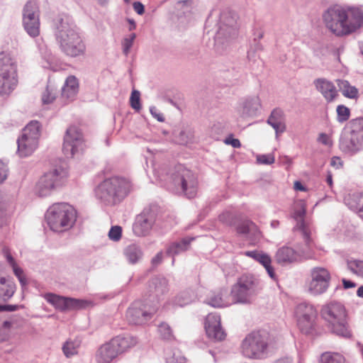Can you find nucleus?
Here are the masks:
<instances>
[{
	"label": "nucleus",
	"mask_w": 363,
	"mask_h": 363,
	"mask_svg": "<svg viewBox=\"0 0 363 363\" xmlns=\"http://www.w3.org/2000/svg\"><path fill=\"white\" fill-rule=\"evenodd\" d=\"M206 303L214 308L228 307L235 303L231 294L225 288L212 292L207 298Z\"/></svg>",
	"instance_id": "b1692460"
},
{
	"label": "nucleus",
	"mask_w": 363,
	"mask_h": 363,
	"mask_svg": "<svg viewBox=\"0 0 363 363\" xmlns=\"http://www.w3.org/2000/svg\"><path fill=\"white\" fill-rule=\"evenodd\" d=\"M85 147L83 134L81 130L75 126H69L64 136L62 151L67 157H72L81 152Z\"/></svg>",
	"instance_id": "a211bd4d"
},
{
	"label": "nucleus",
	"mask_w": 363,
	"mask_h": 363,
	"mask_svg": "<svg viewBox=\"0 0 363 363\" xmlns=\"http://www.w3.org/2000/svg\"><path fill=\"white\" fill-rule=\"evenodd\" d=\"M40 10L35 1H28L23 10V26L32 38L40 35Z\"/></svg>",
	"instance_id": "6ab92c4d"
},
{
	"label": "nucleus",
	"mask_w": 363,
	"mask_h": 363,
	"mask_svg": "<svg viewBox=\"0 0 363 363\" xmlns=\"http://www.w3.org/2000/svg\"><path fill=\"white\" fill-rule=\"evenodd\" d=\"M349 128L350 131L340 138V148L345 153L354 155L363 148V117L351 120Z\"/></svg>",
	"instance_id": "9b49d317"
},
{
	"label": "nucleus",
	"mask_w": 363,
	"mask_h": 363,
	"mask_svg": "<svg viewBox=\"0 0 363 363\" xmlns=\"http://www.w3.org/2000/svg\"><path fill=\"white\" fill-rule=\"evenodd\" d=\"M349 270L353 274L363 277V261L359 259H351L347 261Z\"/></svg>",
	"instance_id": "37998d69"
},
{
	"label": "nucleus",
	"mask_w": 363,
	"mask_h": 363,
	"mask_svg": "<svg viewBox=\"0 0 363 363\" xmlns=\"http://www.w3.org/2000/svg\"><path fill=\"white\" fill-rule=\"evenodd\" d=\"M257 161L262 164H272L274 162L275 158L272 154L259 155L257 156Z\"/></svg>",
	"instance_id": "8fccbe9b"
},
{
	"label": "nucleus",
	"mask_w": 363,
	"mask_h": 363,
	"mask_svg": "<svg viewBox=\"0 0 363 363\" xmlns=\"http://www.w3.org/2000/svg\"><path fill=\"white\" fill-rule=\"evenodd\" d=\"M150 113L152 116L155 118L158 121L163 122L164 121V118L163 116V114L161 113H159L157 111V109L155 106H152L150 108Z\"/></svg>",
	"instance_id": "13d9d810"
},
{
	"label": "nucleus",
	"mask_w": 363,
	"mask_h": 363,
	"mask_svg": "<svg viewBox=\"0 0 363 363\" xmlns=\"http://www.w3.org/2000/svg\"><path fill=\"white\" fill-rule=\"evenodd\" d=\"M306 213V206L303 201H299L295 204L293 218L296 221L294 227L295 230L300 231L304 240L306 248L301 250V253L304 255H308L313 247V241L311 238V232L308 225L304 220Z\"/></svg>",
	"instance_id": "f3484780"
},
{
	"label": "nucleus",
	"mask_w": 363,
	"mask_h": 363,
	"mask_svg": "<svg viewBox=\"0 0 363 363\" xmlns=\"http://www.w3.org/2000/svg\"><path fill=\"white\" fill-rule=\"evenodd\" d=\"M152 227L153 225L147 220V218L139 214L136 216L133 225V231L138 237H145L150 234Z\"/></svg>",
	"instance_id": "7c9ffc66"
},
{
	"label": "nucleus",
	"mask_w": 363,
	"mask_h": 363,
	"mask_svg": "<svg viewBox=\"0 0 363 363\" xmlns=\"http://www.w3.org/2000/svg\"><path fill=\"white\" fill-rule=\"evenodd\" d=\"M195 297L192 290L188 289L179 293L173 300L176 306L183 307L191 303Z\"/></svg>",
	"instance_id": "58836bf2"
},
{
	"label": "nucleus",
	"mask_w": 363,
	"mask_h": 363,
	"mask_svg": "<svg viewBox=\"0 0 363 363\" xmlns=\"http://www.w3.org/2000/svg\"><path fill=\"white\" fill-rule=\"evenodd\" d=\"M16 284L5 277L0 278V301H8L14 294Z\"/></svg>",
	"instance_id": "72a5a7b5"
},
{
	"label": "nucleus",
	"mask_w": 363,
	"mask_h": 363,
	"mask_svg": "<svg viewBox=\"0 0 363 363\" xmlns=\"http://www.w3.org/2000/svg\"><path fill=\"white\" fill-rule=\"evenodd\" d=\"M55 99V96L49 92L48 89L43 93L42 96V101L43 104H50Z\"/></svg>",
	"instance_id": "5fc2aeb1"
},
{
	"label": "nucleus",
	"mask_w": 363,
	"mask_h": 363,
	"mask_svg": "<svg viewBox=\"0 0 363 363\" xmlns=\"http://www.w3.org/2000/svg\"><path fill=\"white\" fill-rule=\"evenodd\" d=\"M20 307L19 305H3V311H15Z\"/></svg>",
	"instance_id": "338daca9"
},
{
	"label": "nucleus",
	"mask_w": 363,
	"mask_h": 363,
	"mask_svg": "<svg viewBox=\"0 0 363 363\" xmlns=\"http://www.w3.org/2000/svg\"><path fill=\"white\" fill-rule=\"evenodd\" d=\"M2 252L6 258L7 262L12 267L13 273L17 277V278L19 279L21 277L24 276L23 269L16 265L13 257L11 255L9 249L6 247H4L2 250Z\"/></svg>",
	"instance_id": "ea45409f"
},
{
	"label": "nucleus",
	"mask_w": 363,
	"mask_h": 363,
	"mask_svg": "<svg viewBox=\"0 0 363 363\" xmlns=\"http://www.w3.org/2000/svg\"><path fill=\"white\" fill-rule=\"evenodd\" d=\"M345 203L351 210L357 212L363 219V192L350 194L345 199Z\"/></svg>",
	"instance_id": "473e14b6"
},
{
	"label": "nucleus",
	"mask_w": 363,
	"mask_h": 363,
	"mask_svg": "<svg viewBox=\"0 0 363 363\" xmlns=\"http://www.w3.org/2000/svg\"><path fill=\"white\" fill-rule=\"evenodd\" d=\"M79 91L77 79L73 76H69L62 88V97L67 101H73Z\"/></svg>",
	"instance_id": "bb28decb"
},
{
	"label": "nucleus",
	"mask_w": 363,
	"mask_h": 363,
	"mask_svg": "<svg viewBox=\"0 0 363 363\" xmlns=\"http://www.w3.org/2000/svg\"><path fill=\"white\" fill-rule=\"evenodd\" d=\"M134 11L139 15H142L145 12V7L140 1H135L133 4Z\"/></svg>",
	"instance_id": "052dcab7"
},
{
	"label": "nucleus",
	"mask_w": 363,
	"mask_h": 363,
	"mask_svg": "<svg viewBox=\"0 0 363 363\" xmlns=\"http://www.w3.org/2000/svg\"><path fill=\"white\" fill-rule=\"evenodd\" d=\"M194 240V238H184L179 241L173 242L168 245L166 254L173 257L172 264L174 262V257L186 251Z\"/></svg>",
	"instance_id": "c85d7f7f"
},
{
	"label": "nucleus",
	"mask_w": 363,
	"mask_h": 363,
	"mask_svg": "<svg viewBox=\"0 0 363 363\" xmlns=\"http://www.w3.org/2000/svg\"><path fill=\"white\" fill-rule=\"evenodd\" d=\"M323 20L326 27L335 35H346L363 25V11L359 8L345 9L335 6L327 10Z\"/></svg>",
	"instance_id": "7ed1b4c3"
},
{
	"label": "nucleus",
	"mask_w": 363,
	"mask_h": 363,
	"mask_svg": "<svg viewBox=\"0 0 363 363\" xmlns=\"http://www.w3.org/2000/svg\"><path fill=\"white\" fill-rule=\"evenodd\" d=\"M263 252H259L257 251H247L245 255L247 257H252L256 261H258L259 257L262 255Z\"/></svg>",
	"instance_id": "0e129e2a"
},
{
	"label": "nucleus",
	"mask_w": 363,
	"mask_h": 363,
	"mask_svg": "<svg viewBox=\"0 0 363 363\" xmlns=\"http://www.w3.org/2000/svg\"><path fill=\"white\" fill-rule=\"evenodd\" d=\"M41 125L37 121H30L23 129L22 136L18 139V152L21 157L31 155L38 145Z\"/></svg>",
	"instance_id": "f8f14e48"
},
{
	"label": "nucleus",
	"mask_w": 363,
	"mask_h": 363,
	"mask_svg": "<svg viewBox=\"0 0 363 363\" xmlns=\"http://www.w3.org/2000/svg\"><path fill=\"white\" fill-rule=\"evenodd\" d=\"M137 340L133 336H117L99 347L96 355V362L110 363L118 355L135 346Z\"/></svg>",
	"instance_id": "6e6552de"
},
{
	"label": "nucleus",
	"mask_w": 363,
	"mask_h": 363,
	"mask_svg": "<svg viewBox=\"0 0 363 363\" xmlns=\"http://www.w3.org/2000/svg\"><path fill=\"white\" fill-rule=\"evenodd\" d=\"M337 86L342 95L346 98L357 99L359 97V90L352 86L347 80H337Z\"/></svg>",
	"instance_id": "e433bc0d"
},
{
	"label": "nucleus",
	"mask_w": 363,
	"mask_h": 363,
	"mask_svg": "<svg viewBox=\"0 0 363 363\" xmlns=\"http://www.w3.org/2000/svg\"><path fill=\"white\" fill-rule=\"evenodd\" d=\"M268 345V336L266 333L253 331L242 340L241 351L247 358L262 359L267 354Z\"/></svg>",
	"instance_id": "9d476101"
},
{
	"label": "nucleus",
	"mask_w": 363,
	"mask_h": 363,
	"mask_svg": "<svg viewBox=\"0 0 363 363\" xmlns=\"http://www.w3.org/2000/svg\"><path fill=\"white\" fill-rule=\"evenodd\" d=\"M192 138V134L190 132H186L184 130H182L178 135L179 143L180 144H186Z\"/></svg>",
	"instance_id": "603ef678"
},
{
	"label": "nucleus",
	"mask_w": 363,
	"mask_h": 363,
	"mask_svg": "<svg viewBox=\"0 0 363 363\" xmlns=\"http://www.w3.org/2000/svg\"><path fill=\"white\" fill-rule=\"evenodd\" d=\"M263 252H259L257 251H247L245 255L247 257H252L256 261H258L259 257L262 255Z\"/></svg>",
	"instance_id": "e2e57ef3"
},
{
	"label": "nucleus",
	"mask_w": 363,
	"mask_h": 363,
	"mask_svg": "<svg viewBox=\"0 0 363 363\" xmlns=\"http://www.w3.org/2000/svg\"><path fill=\"white\" fill-rule=\"evenodd\" d=\"M237 233L245 235L255 241L260 237V231L257 226L251 220H246L239 223L236 228Z\"/></svg>",
	"instance_id": "cd10ccee"
},
{
	"label": "nucleus",
	"mask_w": 363,
	"mask_h": 363,
	"mask_svg": "<svg viewBox=\"0 0 363 363\" xmlns=\"http://www.w3.org/2000/svg\"><path fill=\"white\" fill-rule=\"evenodd\" d=\"M258 262H259L265 268L267 274L272 279H275L276 274L274 268L272 266V259L269 255L266 253H262L259 257Z\"/></svg>",
	"instance_id": "a19ab883"
},
{
	"label": "nucleus",
	"mask_w": 363,
	"mask_h": 363,
	"mask_svg": "<svg viewBox=\"0 0 363 363\" xmlns=\"http://www.w3.org/2000/svg\"><path fill=\"white\" fill-rule=\"evenodd\" d=\"M156 310L155 306L149 304L147 301H136L128 308L126 318L131 324L141 325L150 320Z\"/></svg>",
	"instance_id": "aec40b11"
},
{
	"label": "nucleus",
	"mask_w": 363,
	"mask_h": 363,
	"mask_svg": "<svg viewBox=\"0 0 363 363\" xmlns=\"http://www.w3.org/2000/svg\"><path fill=\"white\" fill-rule=\"evenodd\" d=\"M262 289L260 281L252 274H243L232 286L230 294L235 303H251Z\"/></svg>",
	"instance_id": "0eeeda50"
},
{
	"label": "nucleus",
	"mask_w": 363,
	"mask_h": 363,
	"mask_svg": "<svg viewBox=\"0 0 363 363\" xmlns=\"http://www.w3.org/2000/svg\"><path fill=\"white\" fill-rule=\"evenodd\" d=\"M331 275L324 267H315L310 271V279L307 286L308 292L313 296L321 295L327 291L330 286Z\"/></svg>",
	"instance_id": "2eb2a0df"
},
{
	"label": "nucleus",
	"mask_w": 363,
	"mask_h": 363,
	"mask_svg": "<svg viewBox=\"0 0 363 363\" xmlns=\"http://www.w3.org/2000/svg\"><path fill=\"white\" fill-rule=\"evenodd\" d=\"M8 169L6 165L0 162V184L2 183L7 177Z\"/></svg>",
	"instance_id": "4d7b16f0"
},
{
	"label": "nucleus",
	"mask_w": 363,
	"mask_h": 363,
	"mask_svg": "<svg viewBox=\"0 0 363 363\" xmlns=\"http://www.w3.org/2000/svg\"><path fill=\"white\" fill-rule=\"evenodd\" d=\"M45 218L52 230L62 232L73 226L77 212L72 206L67 203H57L48 208Z\"/></svg>",
	"instance_id": "423d86ee"
},
{
	"label": "nucleus",
	"mask_w": 363,
	"mask_h": 363,
	"mask_svg": "<svg viewBox=\"0 0 363 363\" xmlns=\"http://www.w3.org/2000/svg\"><path fill=\"white\" fill-rule=\"evenodd\" d=\"M263 50L262 44L257 41V38H254V44L251 46L250 49L247 52V57L249 59H253L255 57V53Z\"/></svg>",
	"instance_id": "09e8293b"
},
{
	"label": "nucleus",
	"mask_w": 363,
	"mask_h": 363,
	"mask_svg": "<svg viewBox=\"0 0 363 363\" xmlns=\"http://www.w3.org/2000/svg\"><path fill=\"white\" fill-rule=\"evenodd\" d=\"M295 313L301 333L306 335L312 334L317 318V311L314 306L308 303H301L296 306Z\"/></svg>",
	"instance_id": "dca6fc26"
},
{
	"label": "nucleus",
	"mask_w": 363,
	"mask_h": 363,
	"mask_svg": "<svg viewBox=\"0 0 363 363\" xmlns=\"http://www.w3.org/2000/svg\"><path fill=\"white\" fill-rule=\"evenodd\" d=\"M155 175L165 182L167 187L177 194H182L188 199L194 198L198 192L199 182L196 175L182 164L172 169L163 165L154 169Z\"/></svg>",
	"instance_id": "f03ea898"
},
{
	"label": "nucleus",
	"mask_w": 363,
	"mask_h": 363,
	"mask_svg": "<svg viewBox=\"0 0 363 363\" xmlns=\"http://www.w3.org/2000/svg\"><path fill=\"white\" fill-rule=\"evenodd\" d=\"M313 84L328 103L333 102L337 97V91L333 82L324 78H318L314 80Z\"/></svg>",
	"instance_id": "393cba45"
},
{
	"label": "nucleus",
	"mask_w": 363,
	"mask_h": 363,
	"mask_svg": "<svg viewBox=\"0 0 363 363\" xmlns=\"http://www.w3.org/2000/svg\"><path fill=\"white\" fill-rule=\"evenodd\" d=\"M163 259V253L162 252H159L155 257H153L151 259V264L152 267H155L160 264L162 262Z\"/></svg>",
	"instance_id": "6e6d98bb"
},
{
	"label": "nucleus",
	"mask_w": 363,
	"mask_h": 363,
	"mask_svg": "<svg viewBox=\"0 0 363 363\" xmlns=\"http://www.w3.org/2000/svg\"><path fill=\"white\" fill-rule=\"evenodd\" d=\"M122 235V228L118 225L112 226L108 232V237L110 240L113 241H118Z\"/></svg>",
	"instance_id": "de8ad7c7"
},
{
	"label": "nucleus",
	"mask_w": 363,
	"mask_h": 363,
	"mask_svg": "<svg viewBox=\"0 0 363 363\" xmlns=\"http://www.w3.org/2000/svg\"><path fill=\"white\" fill-rule=\"evenodd\" d=\"M261 108V101L258 96L247 98L243 104V116H255Z\"/></svg>",
	"instance_id": "f704fd0d"
},
{
	"label": "nucleus",
	"mask_w": 363,
	"mask_h": 363,
	"mask_svg": "<svg viewBox=\"0 0 363 363\" xmlns=\"http://www.w3.org/2000/svg\"><path fill=\"white\" fill-rule=\"evenodd\" d=\"M294 189L301 191H305L306 190V187L299 181H296L294 182Z\"/></svg>",
	"instance_id": "774afa93"
},
{
	"label": "nucleus",
	"mask_w": 363,
	"mask_h": 363,
	"mask_svg": "<svg viewBox=\"0 0 363 363\" xmlns=\"http://www.w3.org/2000/svg\"><path fill=\"white\" fill-rule=\"evenodd\" d=\"M320 316L333 333L343 337H351L347 310L342 303L332 301L323 305Z\"/></svg>",
	"instance_id": "39448f33"
},
{
	"label": "nucleus",
	"mask_w": 363,
	"mask_h": 363,
	"mask_svg": "<svg viewBox=\"0 0 363 363\" xmlns=\"http://www.w3.org/2000/svg\"><path fill=\"white\" fill-rule=\"evenodd\" d=\"M320 363H345V359L338 353L326 352L322 354Z\"/></svg>",
	"instance_id": "79ce46f5"
},
{
	"label": "nucleus",
	"mask_w": 363,
	"mask_h": 363,
	"mask_svg": "<svg viewBox=\"0 0 363 363\" xmlns=\"http://www.w3.org/2000/svg\"><path fill=\"white\" fill-rule=\"evenodd\" d=\"M337 120L338 122L343 123L347 121L350 116V109L344 105H339L337 107Z\"/></svg>",
	"instance_id": "c03bdc74"
},
{
	"label": "nucleus",
	"mask_w": 363,
	"mask_h": 363,
	"mask_svg": "<svg viewBox=\"0 0 363 363\" xmlns=\"http://www.w3.org/2000/svg\"><path fill=\"white\" fill-rule=\"evenodd\" d=\"M140 214L154 225L161 216V208L157 204H150L145 208Z\"/></svg>",
	"instance_id": "c9c22d12"
},
{
	"label": "nucleus",
	"mask_w": 363,
	"mask_h": 363,
	"mask_svg": "<svg viewBox=\"0 0 363 363\" xmlns=\"http://www.w3.org/2000/svg\"><path fill=\"white\" fill-rule=\"evenodd\" d=\"M132 189L130 182L123 177H113L104 179L94 190L96 199L103 205L113 206L128 195Z\"/></svg>",
	"instance_id": "20e7f679"
},
{
	"label": "nucleus",
	"mask_w": 363,
	"mask_h": 363,
	"mask_svg": "<svg viewBox=\"0 0 363 363\" xmlns=\"http://www.w3.org/2000/svg\"><path fill=\"white\" fill-rule=\"evenodd\" d=\"M81 345V341L79 339H68L62 345V352L67 358L71 357L78 353V350Z\"/></svg>",
	"instance_id": "4c0bfd02"
},
{
	"label": "nucleus",
	"mask_w": 363,
	"mask_h": 363,
	"mask_svg": "<svg viewBox=\"0 0 363 363\" xmlns=\"http://www.w3.org/2000/svg\"><path fill=\"white\" fill-rule=\"evenodd\" d=\"M299 258V253L289 246H283L278 249L275 255L277 262L281 265H287L296 262Z\"/></svg>",
	"instance_id": "a878e982"
},
{
	"label": "nucleus",
	"mask_w": 363,
	"mask_h": 363,
	"mask_svg": "<svg viewBox=\"0 0 363 363\" xmlns=\"http://www.w3.org/2000/svg\"><path fill=\"white\" fill-rule=\"evenodd\" d=\"M133 42L131 39H128V38H125L123 42V51L125 55H128L130 50L133 45Z\"/></svg>",
	"instance_id": "864d4df0"
},
{
	"label": "nucleus",
	"mask_w": 363,
	"mask_h": 363,
	"mask_svg": "<svg viewBox=\"0 0 363 363\" xmlns=\"http://www.w3.org/2000/svg\"><path fill=\"white\" fill-rule=\"evenodd\" d=\"M237 15L232 11H223L220 13L219 28L215 36L216 45H223L228 39L237 34Z\"/></svg>",
	"instance_id": "4468645a"
},
{
	"label": "nucleus",
	"mask_w": 363,
	"mask_h": 363,
	"mask_svg": "<svg viewBox=\"0 0 363 363\" xmlns=\"http://www.w3.org/2000/svg\"><path fill=\"white\" fill-rule=\"evenodd\" d=\"M342 281L343 287L345 289L354 288L356 286V284L350 280L342 279Z\"/></svg>",
	"instance_id": "69168bd1"
},
{
	"label": "nucleus",
	"mask_w": 363,
	"mask_h": 363,
	"mask_svg": "<svg viewBox=\"0 0 363 363\" xmlns=\"http://www.w3.org/2000/svg\"><path fill=\"white\" fill-rule=\"evenodd\" d=\"M192 1L191 0H182L178 1L176 3L175 8L177 9L186 8L189 9L191 6Z\"/></svg>",
	"instance_id": "bf43d9fd"
},
{
	"label": "nucleus",
	"mask_w": 363,
	"mask_h": 363,
	"mask_svg": "<svg viewBox=\"0 0 363 363\" xmlns=\"http://www.w3.org/2000/svg\"><path fill=\"white\" fill-rule=\"evenodd\" d=\"M166 363H186V360L180 353L174 352L171 357L167 358Z\"/></svg>",
	"instance_id": "3c124183"
},
{
	"label": "nucleus",
	"mask_w": 363,
	"mask_h": 363,
	"mask_svg": "<svg viewBox=\"0 0 363 363\" xmlns=\"http://www.w3.org/2000/svg\"><path fill=\"white\" fill-rule=\"evenodd\" d=\"M158 332L164 340H169L173 337L171 328L165 323H162L158 326Z\"/></svg>",
	"instance_id": "a18cd8bd"
},
{
	"label": "nucleus",
	"mask_w": 363,
	"mask_h": 363,
	"mask_svg": "<svg viewBox=\"0 0 363 363\" xmlns=\"http://www.w3.org/2000/svg\"><path fill=\"white\" fill-rule=\"evenodd\" d=\"M18 84L16 62L9 53L0 52V96H7Z\"/></svg>",
	"instance_id": "1a4fd4ad"
},
{
	"label": "nucleus",
	"mask_w": 363,
	"mask_h": 363,
	"mask_svg": "<svg viewBox=\"0 0 363 363\" xmlns=\"http://www.w3.org/2000/svg\"><path fill=\"white\" fill-rule=\"evenodd\" d=\"M267 123L274 129L277 134L284 133L286 125L283 111L279 108L274 109L267 119Z\"/></svg>",
	"instance_id": "c756f323"
},
{
	"label": "nucleus",
	"mask_w": 363,
	"mask_h": 363,
	"mask_svg": "<svg viewBox=\"0 0 363 363\" xmlns=\"http://www.w3.org/2000/svg\"><path fill=\"white\" fill-rule=\"evenodd\" d=\"M67 172L62 168H56L45 173L38 180L35 191L39 196L44 197L50 195L57 187L61 186Z\"/></svg>",
	"instance_id": "ddd939ff"
},
{
	"label": "nucleus",
	"mask_w": 363,
	"mask_h": 363,
	"mask_svg": "<svg viewBox=\"0 0 363 363\" xmlns=\"http://www.w3.org/2000/svg\"><path fill=\"white\" fill-rule=\"evenodd\" d=\"M168 291V282L164 277H153L148 284V297L145 301L151 302L152 306L158 303L160 298Z\"/></svg>",
	"instance_id": "4be33fe9"
},
{
	"label": "nucleus",
	"mask_w": 363,
	"mask_h": 363,
	"mask_svg": "<svg viewBox=\"0 0 363 363\" xmlns=\"http://www.w3.org/2000/svg\"><path fill=\"white\" fill-rule=\"evenodd\" d=\"M123 255L130 264H135L143 258V252L140 245L132 243L124 248Z\"/></svg>",
	"instance_id": "2f4dec72"
},
{
	"label": "nucleus",
	"mask_w": 363,
	"mask_h": 363,
	"mask_svg": "<svg viewBox=\"0 0 363 363\" xmlns=\"http://www.w3.org/2000/svg\"><path fill=\"white\" fill-rule=\"evenodd\" d=\"M140 93L139 91L134 89L130 95V103L131 107L137 111L141 109L140 105Z\"/></svg>",
	"instance_id": "49530a36"
},
{
	"label": "nucleus",
	"mask_w": 363,
	"mask_h": 363,
	"mask_svg": "<svg viewBox=\"0 0 363 363\" xmlns=\"http://www.w3.org/2000/svg\"><path fill=\"white\" fill-rule=\"evenodd\" d=\"M205 330L208 337L212 340L220 341L226 335L220 325V317L217 313H209L206 316Z\"/></svg>",
	"instance_id": "5701e85b"
},
{
	"label": "nucleus",
	"mask_w": 363,
	"mask_h": 363,
	"mask_svg": "<svg viewBox=\"0 0 363 363\" xmlns=\"http://www.w3.org/2000/svg\"><path fill=\"white\" fill-rule=\"evenodd\" d=\"M44 297L49 303L62 312L83 307V302L79 299L65 297L52 293L46 294Z\"/></svg>",
	"instance_id": "412c9836"
},
{
	"label": "nucleus",
	"mask_w": 363,
	"mask_h": 363,
	"mask_svg": "<svg viewBox=\"0 0 363 363\" xmlns=\"http://www.w3.org/2000/svg\"><path fill=\"white\" fill-rule=\"evenodd\" d=\"M225 143L228 145H231L235 148H238L241 146V143L238 139L235 138H227Z\"/></svg>",
	"instance_id": "680f3d73"
},
{
	"label": "nucleus",
	"mask_w": 363,
	"mask_h": 363,
	"mask_svg": "<svg viewBox=\"0 0 363 363\" xmlns=\"http://www.w3.org/2000/svg\"><path fill=\"white\" fill-rule=\"evenodd\" d=\"M52 27L62 52L71 57H77L85 54V43L69 15L62 13L57 16L52 20Z\"/></svg>",
	"instance_id": "f257e3e1"
}]
</instances>
